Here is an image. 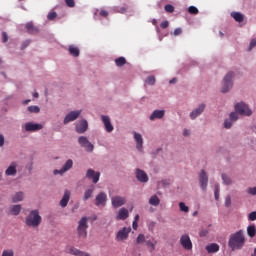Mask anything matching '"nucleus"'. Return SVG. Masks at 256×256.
Segmentation results:
<instances>
[{
    "label": "nucleus",
    "mask_w": 256,
    "mask_h": 256,
    "mask_svg": "<svg viewBox=\"0 0 256 256\" xmlns=\"http://www.w3.org/2000/svg\"><path fill=\"white\" fill-rule=\"evenodd\" d=\"M245 245V235L243 234V230H239L238 232L232 234L228 241V246L232 251H237L239 249H243Z\"/></svg>",
    "instance_id": "f257e3e1"
},
{
    "label": "nucleus",
    "mask_w": 256,
    "mask_h": 256,
    "mask_svg": "<svg viewBox=\"0 0 256 256\" xmlns=\"http://www.w3.org/2000/svg\"><path fill=\"white\" fill-rule=\"evenodd\" d=\"M41 221H42V218H41V215H39V210H32L26 217L25 224L28 227L36 228L41 225Z\"/></svg>",
    "instance_id": "f03ea898"
},
{
    "label": "nucleus",
    "mask_w": 256,
    "mask_h": 256,
    "mask_svg": "<svg viewBox=\"0 0 256 256\" xmlns=\"http://www.w3.org/2000/svg\"><path fill=\"white\" fill-rule=\"evenodd\" d=\"M88 221L89 218L82 217L78 222L77 233L80 239H87V229H89Z\"/></svg>",
    "instance_id": "7ed1b4c3"
},
{
    "label": "nucleus",
    "mask_w": 256,
    "mask_h": 256,
    "mask_svg": "<svg viewBox=\"0 0 256 256\" xmlns=\"http://www.w3.org/2000/svg\"><path fill=\"white\" fill-rule=\"evenodd\" d=\"M233 72H228L222 82V93H229V90L233 88Z\"/></svg>",
    "instance_id": "20e7f679"
},
{
    "label": "nucleus",
    "mask_w": 256,
    "mask_h": 256,
    "mask_svg": "<svg viewBox=\"0 0 256 256\" xmlns=\"http://www.w3.org/2000/svg\"><path fill=\"white\" fill-rule=\"evenodd\" d=\"M235 111L237 115H244L245 117H251L253 115V111L249 109V106L243 102L237 103L235 105Z\"/></svg>",
    "instance_id": "39448f33"
},
{
    "label": "nucleus",
    "mask_w": 256,
    "mask_h": 256,
    "mask_svg": "<svg viewBox=\"0 0 256 256\" xmlns=\"http://www.w3.org/2000/svg\"><path fill=\"white\" fill-rule=\"evenodd\" d=\"M78 143L80 147H83L85 149V151H87L88 153H93V149H95V146L91 142H89V139H87V137L80 136L78 138Z\"/></svg>",
    "instance_id": "423d86ee"
},
{
    "label": "nucleus",
    "mask_w": 256,
    "mask_h": 256,
    "mask_svg": "<svg viewBox=\"0 0 256 256\" xmlns=\"http://www.w3.org/2000/svg\"><path fill=\"white\" fill-rule=\"evenodd\" d=\"M131 233V227H123L116 234V241H127L129 234Z\"/></svg>",
    "instance_id": "0eeeda50"
},
{
    "label": "nucleus",
    "mask_w": 256,
    "mask_h": 256,
    "mask_svg": "<svg viewBox=\"0 0 256 256\" xmlns=\"http://www.w3.org/2000/svg\"><path fill=\"white\" fill-rule=\"evenodd\" d=\"M180 245H182L183 249H186V251L193 249V242H191V238L188 234H184L180 237Z\"/></svg>",
    "instance_id": "6e6552de"
},
{
    "label": "nucleus",
    "mask_w": 256,
    "mask_h": 256,
    "mask_svg": "<svg viewBox=\"0 0 256 256\" xmlns=\"http://www.w3.org/2000/svg\"><path fill=\"white\" fill-rule=\"evenodd\" d=\"M199 181H200V187H201L202 191H207V184L209 183V176H207V173L205 172V170H201Z\"/></svg>",
    "instance_id": "1a4fd4ad"
},
{
    "label": "nucleus",
    "mask_w": 256,
    "mask_h": 256,
    "mask_svg": "<svg viewBox=\"0 0 256 256\" xmlns=\"http://www.w3.org/2000/svg\"><path fill=\"white\" fill-rule=\"evenodd\" d=\"M73 168V160L68 159L60 170H54V175H63Z\"/></svg>",
    "instance_id": "9d476101"
},
{
    "label": "nucleus",
    "mask_w": 256,
    "mask_h": 256,
    "mask_svg": "<svg viewBox=\"0 0 256 256\" xmlns=\"http://www.w3.org/2000/svg\"><path fill=\"white\" fill-rule=\"evenodd\" d=\"M125 202H126L125 197L113 196L111 198L112 207H114L115 209H117L119 207H123Z\"/></svg>",
    "instance_id": "9b49d317"
},
{
    "label": "nucleus",
    "mask_w": 256,
    "mask_h": 256,
    "mask_svg": "<svg viewBox=\"0 0 256 256\" xmlns=\"http://www.w3.org/2000/svg\"><path fill=\"white\" fill-rule=\"evenodd\" d=\"M79 115H81V110L68 113L64 118V125H67V123H71V121H75V119H78Z\"/></svg>",
    "instance_id": "f8f14e48"
},
{
    "label": "nucleus",
    "mask_w": 256,
    "mask_h": 256,
    "mask_svg": "<svg viewBox=\"0 0 256 256\" xmlns=\"http://www.w3.org/2000/svg\"><path fill=\"white\" fill-rule=\"evenodd\" d=\"M86 177L87 179H92L93 183H99V177H101V173L95 172L93 169H88Z\"/></svg>",
    "instance_id": "ddd939ff"
},
{
    "label": "nucleus",
    "mask_w": 256,
    "mask_h": 256,
    "mask_svg": "<svg viewBox=\"0 0 256 256\" xmlns=\"http://www.w3.org/2000/svg\"><path fill=\"white\" fill-rule=\"evenodd\" d=\"M237 119H239V115H237V113L235 112H232L229 116V120H225L224 122L225 129H231V127L233 126V123H235Z\"/></svg>",
    "instance_id": "4468645a"
},
{
    "label": "nucleus",
    "mask_w": 256,
    "mask_h": 256,
    "mask_svg": "<svg viewBox=\"0 0 256 256\" xmlns=\"http://www.w3.org/2000/svg\"><path fill=\"white\" fill-rule=\"evenodd\" d=\"M41 129H43V125L41 124H35L31 122L25 124V131H28L30 133H33L35 131H41Z\"/></svg>",
    "instance_id": "2eb2a0df"
},
{
    "label": "nucleus",
    "mask_w": 256,
    "mask_h": 256,
    "mask_svg": "<svg viewBox=\"0 0 256 256\" xmlns=\"http://www.w3.org/2000/svg\"><path fill=\"white\" fill-rule=\"evenodd\" d=\"M102 123L104 124L105 130L107 133H112L113 132V124H111V119L109 116L102 115L101 116Z\"/></svg>",
    "instance_id": "dca6fc26"
},
{
    "label": "nucleus",
    "mask_w": 256,
    "mask_h": 256,
    "mask_svg": "<svg viewBox=\"0 0 256 256\" xmlns=\"http://www.w3.org/2000/svg\"><path fill=\"white\" fill-rule=\"evenodd\" d=\"M136 178L140 183H147V181H149V176H147V173L141 169H136Z\"/></svg>",
    "instance_id": "f3484780"
},
{
    "label": "nucleus",
    "mask_w": 256,
    "mask_h": 256,
    "mask_svg": "<svg viewBox=\"0 0 256 256\" xmlns=\"http://www.w3.org/2000/svg\"><path fill=\"white\" fill-rule=\"evenodd\" d=\"M129 217V210L121 208L116 216V221H125Z\"/></svg>",
    "instance_id": "a211bd4d"
},
{
    "label": "nucleus",
    "mask_w": 256,
    "mask_h": 256,
    "mask_svg": "<svg viewBox=\"0 0 256 256\" xmlns=\"http://www.w3.org/2000/svg\"><path fill=\"white\" fill-rule=\"evenodd\" d=\"M5 175L15 177L17 175V163L12 162L10 166L6 169Z\"/></svg>",
    "instance_id": "6ab92c4d"
},
{
    "label": "nucleus",
    "mask_w": 256,
    "mask_h": 256,
    "mask_svg": "<svg viewBox=\"0 0 256 256\" xmlns=\"http://www.w3.org/2000/svg\"><path fill=\"white\" fill-rule=\"evenodd\" d=\"M203 111H205V104H200L198 108H196L195 110H193L190 113V118L193 119H197V117H199V115H201V113H203Z\"/></svg>",
    "instance_id": "aec40b11"
},
{
    "label": "nucleus",
    "mask_w": 256,
    "mask_h": 256,
    "mask_svg": "<svg viewBox=\"0 0 256 256\" xmlns=\"http://www.w3.org/2000/svg\"><path fill=\"white\" fill-rule=\"evenodd\" d=\"M105 203H107V194L101 192L96 196V205L97 207H99V205L105 207Z\"/></svg>",
    "instance_id": "412c9836"
},
{
    "label": "nucleus",
    "mask_w": 256,
    "mask_h": 256,
    "mask_svg": "<svg viewBox=\"0 0 256 256\" xmlns=\"http://www.w3.org/2000/svg\"><path fill=\"white\" fill-rule=\"evenodd\" d=\"M134 139L136 141V148L138 151H143V136L137 132H134Z\"/></svg>",
    "instance_id": "4be33fe9"
},
{
    "label": "nucleus",
    "mask_w": 256,
    "mask_h": 256,
    "mask_svg": "<svg viewBox=\"0 0 256 256\" xmlns=\"http://www.w3.org/2000/svg\"><path fill=\"white\" fill-rule=\"evenodd\" d=\"M87 127H89V125L87 124V120H81L76 125V132L77 133H85V131H87Z\"/></svg>",
    "instance_id": "5701e85b"
},
{
    "label": "nucleus",
    "mask_w": 256,
    "mask_h": 256,
    "mask_svg": "<svg viewBox=\"0 0 256 256\" xmlns=\"http://www.w3.org/2000/svg\"><path fill=\"white\" fill-rule=\"evenodd\" d=\"M69 199H71V192L69 190H65L64 195L60 200V206L67 207Z\"/></svg>",
    "instance_id": "b1692460"
},
{
    "label": "nucleus",
    "mask_w": 256,
    "mask_h": 256,
    "mask_svg": "<svg viewBox=\"0 0 256 256\" xmlns=\"http://www.w3.org/2000/svg\"><path fill=\"white\" fill-rule=\"evenodd\" d=\"M163 117H165V110H155L150 116V121H154V119H163Z\"/></svg>",
    "instance_id": "393cba45"
},
{
    "label": "nucleus",
    "mask_w": 256,
    "mask_h": 256,
    "mask_svg": "<svg viewBox=\"0 0 256 256\" xmlns=\"http://www.w3.org/2000/svg\"><path fill=\"white\" fill-rule=\"evenodd\" d=\"M25 28L27 29L28 33H30L31 35H35L39 33V29L35 27L32 22H28Z\"/></svg>",
    "instance_id": "a878e982"
},
{
    "label": "nucleus",
    "mask_w": 256,
    "mask_h": 256,
    "mask_svg": "<svg viewBox=\"0 0 256 256\" xmlns=\"http://www.w3.org/2000/svg\"><path fill=\"white\" fill-rule=\"evenodd\" d=\"M231 17L236 21L237 23H243L245 16L241 14V12H232Z\"/></svg>",
    "instance_id": "bb28decb"
},
{
    "label": "nucleus",
    "mask_w": 256,
    "mask_h": 256,
    "mask_svg": "<svg viewBox=\"0 0 256 256\" xmlns=\"http://www.w3.org/2000/svg\"><path fill=\"white\" fill-rule=\"evenodd\" d=\"M68 51H69L70 55H72V57H79V55H80L79 47H77L75 45H70L68 48Z\"/></svg>",
    "instance_id": "cd10ccee"
},
{
    "label": "nucleus",
    "mask_w": 256,
    "mask_h": 256,
    "mask_svg": "<svg viewBox=\"0 0 256 256\" xmlns=\"http://www.w3.org/2000/svg\"><path fill=\"white\" fill-rule=\"evenodd\" d=\"M207 253H217L219 251V246L217 243H211L206 246Z\"/></svg>",
    "instance_id": "c85d7f7f"
},
{
    "label": "nucleus",
    "mask_w": 256,
    "mask_h": 256,
    "mask_svg": "<svg viewBox=\"0 0 256 256\" xmlns=\"http://www.w3.org/2000/svg\"><path fill=\"white\" fill-rule=\"evenodd\" d=\"M23 199H25V194L23 192H17L12 196V203H19V201H23Z\"/></svg>",
    "instance_id": "c756f323"
},
{
    "label": "nucleus",
    "mask_w": 256,
    "mask_h": 256,
    "mask_svg": "<svg viewBox=\"0 0 256 256\" xmlns=\"http://www.w3.org/2000/svg\"><path fill=\"white\" fill-rule=\"evenodd\" d=\"M21 213V205H13L9 209V215H19Z\"/></svg>",
    "instance_id": "7c9ffc66"
},
{
    "label": "nucleus",
    "mask_w": 256,
    "mask_h": 256,
    "mask_svg": "<svg viewBox=\"0 0 256 256\" xmlns=\"http://www.w3.org/2000/svg\"><path fill=\"white\" fill-rule=\"evenodd\" d=\"M159 203H161V200L159 199V197H157V195H153L149 199V204L152 205L153 207L159 206Z\"/></svg>",
    "instance_id": "2f4dec72"
},
{
    "label": "nucleus",
    "mask_w": 256,
    "mask_h": 256,
    "mask_svg": "<svg viewBox=\"0 0 256 256\" xmlns=\"http://www.w3.org/2000/svg\"><path fill=\"white\" fill-rule=\"evenodd\" d=\"M93 191H95V188L92 186L88 190L84 192L83 201H87L88 199H91L93 195Z\"/></svg>",
    "instance_id": "473e14b6"
},
{
    "label": "nucleus",
    "mask_w": 256,
    "mask_h": 256,
    "mask_svg": "<svg viewBox=\"0 0 256 256\" xmlns=\"http://www.w3.org/2000/svg\"><path fill=\"white\" fill-rule=\"evenodd\" d=\"M127 63V59L125 57H119L115 59V64L117 67H123Z\"/></svg>",
    "instance_id": "72a5a7b5"
},
{
    "label": "nucleus",
    "mask_w": 256,
    "mask_h": 256,
    "mask_svg": "<svg viewBox=\"0 0 256 256\" xmlns=\"http://www.w3.org/2000/svg\"><path fill=\"white\" fill-rule=\"evenodd\" d=\"M247 233H248V235H249L251 238L255 237V235H256V228H255V225H250V226H248V227H247Z\"/></svg>",
    "instance_id": "f704fd0d"
},
{
    "label": "nucleus",
    "mask_w": 256,
    "mask_h": 256,
    "mask_svg": "<svg viewBox=\"0 0 256 256\" xmlns=\"http://www.w3.org/2000/svg\"><path fill=\"white\" fill-rule=\"evenodd\" d=\"M179 208H180V211H182L183 213H189V207L185 205V202H180Z\"/></svg>",
    "instance_id": "c9c22d12"
},
{
    "label": "nucleus",
    "mask_w": 256,
    "mask_h": 256,
    "mask_svg": "<svg viewBox=\"0 0 256 256\" xmlns=\"http://www.w3.org/2000/svg\"><path fill=\"white\" fill-rule=\"evenodd\" d=\"M219 192H220L219 184H215L214 197L216 201H219Z\"/></svg>",
    "instance_id": "e433bc0d"
},
{
    "label": "nucleus",
    "mask_w": 256,
    "mask_h": 256,
    "mask_svg": "<svg viewBox=\"0 0 256 256\" xmlns=\"http://www.w3.org/2000/svg\"><path fill=\"white\" fill-rule=\"evenodd\" d=\"M28 111L29 113H39L41 109L39 108V106H29Z\"/></svg>",
    "instance_id": "4c0bfd02"
},
{
    "label": "nucleus",
    "mask_w": 256,
    "mask_h": 256,
    "mask_svg": "<svg viewBox=\"0 0 256 256\" xmlns=\"http://www.w3.org/2000/svg\"><path fill=\"white\" fill-rule=\"evenodd\" d=\"M136 243H137V245H141V243H145V235L139 234L136 239Z\"/></svg>",
    "instance_id": "58836bf2"
},
{
    "label": "nucleus",
    "mask_w": 256,
    "mask_h": 256,
    "mask_svg": "<svg viewBox=\"0 0 256 256\" xmlns=\"http://www.w3.org/2000/svg\"><path fill=\"white\" fill-rule=\"evenodd\" d=\"M2 256H15V252L12 249L3 250Z\"/></svg>",
    "instance_id": "ea45409f"
},
{
    "label": "nucleus",
    "mask_w": 256,
    "mask_h": 256,
    "mask_svg": "<svg viewBox=\"0 0 256 256\" xmlns=\"http://www.w3.org/2000/svg\"><path fill=\"white\" fill-rule=\"evenodd\" d=\"M188 12L191 14V15H197V13H199V9H197V7L195 6H190L188 8Z\"/></svg>",
    "instance_id": "a19ab883"
},
{
    "label": "nucleus",
    "mask_w": 256,
    "mask_h": 256,
    "mask_svg": "<svg viewBox=\"0 0 256 256\" xmlns=\"http://www.w3.org/2000/svg\"><path fill=\"white\" fill-rule=\"evenodd\" d=\"M222 181L225 183V185H231V178H229V176L226 174H222Z\"/></svg>",
    "instance_id": "79ce46f5"
},
{
    "label": "nucleus",
    "mask_w": 256,
    "mask_h": 256,
    "mask_svg": "<svg viewBox=\"0 0 256 256\" xmlns=\"http://www.w3.org/2000/svg\"><path fill=\"white\" fill-rule=\"evenodd\" d=\"M166 13H173V11H175V7H173V5L168 4L164 7Z\"/></svg>",
    "instance_id": "37998d69"
},
{
    "label": "nucleus",
    "mask_w": 256,
    "mask_h": 256,
    "mask_svg": "<svg viewBox=\"0 0 256 256\" xmlns=\"http://www.w3.org/2000/svg\"><path fill=\"white\" fill-rule=\"evenodd\" d=\"M146 83L148 85H153L155 83V76H149L147 79H146Z\"/></svg>",
    "instance_id": "c03bdc74"
},
{
    "label": "nucleus",
    "mask_w": 256,
    "mask_h": 256,
    "mask_svg": "<svg viewBox=\"0 0 256 256\" xmlns=\"http://www.w3.org/2000/svg\"><path fill=\"white\" fill-rule=\"evenodd\" d=\"M57 17V12H50L47 16V19L49 21H53V19H55Z\"/></svg>",
    "instance_id": "a18cd8bd"
},
{
    "label": "nucleus",
    "mask_w": 256,
    "mask_h": 256,
    "mask_svg": "<svg viewBox=\"0 0 256 256\" xmlns=\"http://www.w3.org/2000/svg\"><path fill=\"white\" fill-rule=\"evenodd\" d=\"M248 219H249V221H256V211L251 212L248 215Z\"/></svg>",
    "instance_id": "49530a36"
},
{
    "label": "nucleus",
    "mask_w": 256,
    "mask_h": 256,
    "mask_svg": "<svg viewBox=\"0 0 256 256\" xmlns=\"http://www.w3.org/2000/svg\"><path fill=\"white\" fill-rule=\"evenodd\" d=\"M64 1L67 7H71V8L75 7V0H64Z\"/></svg>",
    "instance_id": "de8ad7c7"
},
{
    "label": "nucleus",
    "mask_w": 256,
    "mask_h": 256,
    "mask_svg": "<svg viewBox=\"0 0 256 256\" xmlns=\"http://www.w3.org/2000/svg\"><path fill=\"white\" fill-rule=\"evenodd\" d=\"M146 245L150 247L151 251H155V244L151 240L146 241Z\"/></svg>",
    "instance_id": "09e8293b"
},
{
    "label": "nucleus",
    "mask_w": 256,
    "mask_h": 256,
    "mask_svg": "<svg viewBox=\"0 0 256 256\" xmlns=\"http://www.w3.org/2000/svg\"><path fill=\"white\" fill-rule=\"evenodd\" d=\"M30 43H31V40H26V41H24V42L22 43L21 49H22V50H23V49H27V47H29Z\"/></svg>",
    "instance_id": "8fccbe9b"
},
{
    "label": "nucleus",
    "mask_w": 256,
    "mask_h": 256,
    "mask_svg": "<svg viewBox=\"0 0 256 256\" xmlns=\"http://www.w3.org/2000/svg\"><path fill=\"white\" fill-rule=\"evenodd\" d=\"M225 207H231V196L225 198Z\"/></svg>",
    "instance_id": "3c124183"
},
{
    "label": "nucleus",
    "mask_w": 256,
    "mask_h": 256,
    "mask_svg": "<svg viewBox=\"0 0 256 256\" xmlns=\"http://www.w3.org/2000/svg\"><path fill=\"white\" fill-rule=\"evenodd\" d=\"M181 33H183V30H182L181 28H176V29L174 30V32H173V35H174L175 37H177V36L181 35Z\"/></svg>",
    "instance_id": "603ef678"
},
{
    "label": "nucleus",
    "mask_w": 256,
    "mask_h": 256,
    "mask_svg": "<svg viewBox=\"0 0 256 256\" xmlns=\"http://www.w3.org/2000/svg\"><path fill=\"white\" fill-rule=\"evenodd\" d=\"M2 41L3 43H7V41H9V36L7 35L6 32L2 33Z\"/></svg>",
    "instance_id": "864d4df0"
},
{
    "label": "nucleus",
    "mask_w": 256,
    "mask_h": 256,
    "mask_svg": "<svg viewBox=\"0 0 256 256\" xmlns=\"http://www.w3.org/2000/svg\"><path fill=\"white\" fill-rule=\"evenodd\" d=\"M253 47H256V39H252L248 48V51H251Z\"/></svg>",
    "instance_id": "5fc2aeb1"
},
{
    "label": "nucleus",
    "mask_w": 256,
    "mask_h": 256,
    "mask_svg": "<svg viewBox=\"0 0 256 256\" xmlns=\"http://www.w3.org/2000/svg\"><path fill=\"white\" fill-rule=\"evenodd\" d=\"M247 193H249V195H256V187L248 188Z\"/></svg>",
    "instance_id": "6e6d98bb"
},
{
    "label": "nucleus",
    "mask_w": 256,
    "mask_h": 256,
    "mask_svg": "<svg viewBox=\"0 0 256 256\" xmlns=\"http://www.w3.org/2000/svg\"><path fill=\"white\" fill-rule=\"evenodd\" d=\"M160 27L162 29H167V27H169V21H163L161 24H160Z\"/></svg>",
    "instance_id": "4d7b16f0"
},
{
    "label": "nucleus",
    "mask_w": 256,
    "mask_h": 256,
    "mask_svg": "<svg viewBox=\"0 0 256 256\" xmlns=\"http://www.w3.org/2000/svg\"><path fill=\"white\" fill-rule=\"evenodd\" d=\"M5 145V136L0 134V147H3Z\"/></svg>",
    "instance_id": "13d9d810"
},
{
    "label": "nucleus",
    "mask_w": 256,
    "mask_h": 256,
    "mask_svg": "<svg viewBox=\"0 0 256 256\" xmlns=\"http://www.w3.org/2000/svg\"><path fill=\"white\" fill-rule=\"evenodd\" d=\"M100 15H101V17H108L109 12H107L106 10H101Z\"/></svg>",
    "instance_id": "bf43d9fd"
},
{
    "label": "nucleus",
    "mask_w": 256,
    "mask_h": 256,
    "mask_svg": "<svg viewBox=\"0 0 256 256\" xmlns=\"http://www.w3.org/2000/svg\"><path fill=\"white\" fill-rule=\"evenodd\" d=\"M118 13H127V8H126V7H121V8L118 10Z\"/></svg>",
    "instance_id": "052dcab7"
},
{
    "label": "nucleus",
    "mask_w": 256,
    "mask_h": 256,
    "mask_svg": "<svg viewBox=\"0 0 256 256\" xmlns=\"http://www.w3.org/2000/svg\"><path fill=\"white\" fill-rule=\"evenodd\" d=\"M132 227L134 230H137V227H139V224L137 223V221H133Z\"/></svg>",
    "instance_id": "680f3d73"
},
{
    "label": "nucleus",
    "mask_w": 256,
    "mask_h": 256,
    "mask_svg": "<svg viewBox=\"0 0 256 256\" xmlns=\"http://www.w3.org/2000/svg\"><path fill=\"white\" fill-rule=\"evenodd\" d=\"M205 235H207V231H201L200 232V237H205Z\"/></svg>",
    "instance_id": "e2e57ef3"
},
{
    "label": "nucleus",
    "mask_w": 256,
    "mask_h": 256,
    "mask_svg": "<svg viewBox=\"0 0 256 256\" xmlns=\"http://www.w3.org/2000/svg\"><path fill=\"white\" fill-rule=\"evenodd\" d=\"M183 135H184V137L189 136V130H184Z\"/></svg>",
    "instance_id": "0e129e2a"
},
{
    "label": "nucleus",
    "mask_w": 256,
    "mask_h": 256,
    "mask_svg": "<svg viewBox=\"0 0 256 256\" xmlns=\"http://www.w3.org/2000/svg\"><path fill=\"white\" fill-rule=\"evenodd\" d=\"M173 83H177V78H173L172 80H170V84H173Z\"/></svg>",
    "instance_id": "69168bd1"
},
{
    "label": "nucleus",
    "mask_w": 256,
    "mask_h": 256,
    "mask_svg": "<svg viewBox=\"0 0 256 256\" xmlns=\"http://www.w3.org/2000/svg\"><path fill=\"white\" fill-rule=\"evenodd\" d=\"M134 221H136V222L139 221V215L138 214L135 216Z\"/></svg>",
    "instance_id": "338daca9"
},
{
    "label": "nucleus",
    "mask_w": 256,
    "mask_h": 256,
    "mask_svg": "<svg viewBox=\"0 0 256 256\" xmlns=\"http://www.w3.org/2000/svg\"><path fill=\"white\" fill-rule=\"evenodd\" d=\"M252 256H256V248L254 249V253L252 254Z\"/></svg>",
    "instance_id": "774afa93"
}]
</instances>
